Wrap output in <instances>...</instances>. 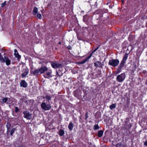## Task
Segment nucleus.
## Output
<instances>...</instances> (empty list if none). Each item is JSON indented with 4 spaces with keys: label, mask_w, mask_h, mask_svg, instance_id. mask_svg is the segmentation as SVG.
I'll use <instances>...</instances> for the list:
<instances>
[{
    "label": "nucleus",
    "mask_w": 147,
    "mask_h": 147,
    "mask_svg": "<svg viewBox=\"0 0 147 147\" xmlns=\"http://www.w3.org/2000/svg\"><path fill=\"white\" fill-rule=\"evenodd\" d=\"M103 133V131L101 130L98 131V136L99 137H101L102 136Z\"/></svg>",
    "instance_id": "nucleus-15"
},
{
    "label": "nucleus",
    "mask_w": 147,
    "mask_h": 147,
    "mask_svg": "<svg viewBox=\"0 0 147 147\" xmlns=\"http://www.w3.org/2000/svg\"><path fill=\"white\" fill-rule=\"evenodd\" d=\"M125 78V73H123L117 76L116 78L117 81L119 82H122Z\"/></svg>",
    "instance_id": "nucleus-3"
},
{
    "label": "nucleus",
    "mask_w": 147,
    "mask_h": 147,
    "mask_svg": "<svg viewBox=\"0 0 147 147\" xmlns=\"http://www.w3.org/2000/svg\"><path fill=\"white\" fill-rule=\"evenodd\" d=\"M16 129L15 128H13L10 131V135L11 136H12L14 131Z\"/></svg>",
    "instance_id": "nucleus-22"
},
{
    "label": "nucleus",
    "mask_w": 147,
    "mask_h": 147,
    "mask_svg": "<svg viewBox=\"0 0 147 147\" xmlns=\"http://www.w3.org/2000/svg\"><path fill=\"white\" fill-rule=\"evenodd\" d=\"M73 127H74V124H73V123L72 122H70L69 123V125L68 126V127L69 129L71 131L72 130Z\"/></svg>",
    "instance_id": "nucleus-14"
},
{
    "label": "nucleus",
    "mask_w": 147,
    "mask_h": 147,
    "mask_svg": "<svg viewBox=\"0 0 147 147\" xmlns=\"http://www.w3.org/2000/svg\"><path fill=\"white\" fill-rule=\"evenodd\" d=\"M0 61L3 63L5 62L6 65H9L11 63L10 60L7 57H5L4 58L3 57Z\"/></svg>",
    "instance_id": "nucleus-7"
},
{
    "label": "nucleus",
    "mask_w": 147,
    "mask_h": 147,
    "mask_svg": "<svg viewBox=\"0 0 147 147\" xmlns=\"http://www.w3.org/2000/svg\"><path fill=\"white\" fill-rule=\"evenodd\" d=\"M121 71V70H118L117 71V73L118 74Z\"/></svg>",
    "instance_id": "nucleus-29"
},
{
    "label": "nucleus",
    "mask_w": 147,
    "mask_h": 147,
    "mask_svg": "<svg viewBox=\"0 0 147 147\" xmlns=\"http://www.w3.org/2000/svg\"><path fill=\"white\" fill-rule=\"evenodd\" d=\"M41 107L42 109L44 111H48L50 110L51 108V105L47 104L45 102H42L41 104Z\"/></svg>",
    "instance_id": "nucleus-2"
},
{
    "label": "nucleus",
    "mask_w": 147,
    "mask_h": 147,
    "mask_svg": "<svg viewBox=\"0 0 147 147\" xmlns=\"http://www.w3.org/2000/svg\"><path fill=\"white\" fill-rule=\"evenodd\" d=\"M45 98L48 101H49L51 100V96L48 94H46L45 95Z\"/></svg>",
    "instance_id": "nucleus-16"
},
{
    "label": "nucleus",
    "mask_w": 147,
    "mask_h": 147,
    "mask_svg": "<svg viewBox=\"0 0 147 147\" xmlns=\"http://www.w3.org/2000/svg\"><path fill=\"white\" fill-rule=\"evenodd\" d=\"M116 146V147H123L124 146L121 143H119L117 144Z\"/></svg>",
    "instance_id": "nucleus-21"
},
{
    "label": "nucleus",
    "mask_w": 147,
    "mask_h": 147,
    "mask_svg": "<svg viewBox=\"0 0 147 147\" xmlns=\"http://www.w3.org/2000/svg\"><path fill=\"white\" fill-rule=\"evenodd\" d=\"M99 127L98 125H95L94 126V130H96L98 129Z\"/></svg>",
    "instance_id": "nucleus-23"
},
{
    "label": "nucleus",
    "mask_w": 147,
    "mask_h": 147,
    "mask_svg": "<svg viewBox=\"0 0 147 147\" xmlns=\"http://www.w3.org/2000/svg\"><path fill=\"white\" fill-rule=\"evenodd\" d=\"M37 18L41 19L42 18L41 15L40 13H38L37 15Z\"/></svg>",
    "instance_id": "nucleus-24"
},
{
    "label": "nucleus",
    "mask_w": 147,
    "mask_h": 147,
    "mask_svg": "<svg viewBox=\"0 0 147 147\" xmlns=\"http://www.w3.org/2000/svg\"><path fill=\"white\" fill-rule=\"evenodd\" d=\"M38 12V9L36 7H34L33 9V14L34 15H36Z\"/></svg>",
    "instance_id": "nucleus-18"
},
{
    "label": "nucleus",
    "mask_w": 147,
    "mask_h": 147,
    "mask_svg": "<svg viewBox=\"0 0 147 147\" xmlns=\"http://www.w3.org/2000/svg\"><path fill=\"white\" fill-rule=\"evenodd\" d=\"M30 72L31 74L36 76L44 73L43 76L45 78H49L52 76V71L48 70V68L45 66H42L39 69H35L34 71H31Z\"/></svg>",
    "instance_id": "nucleus-1"
},
{
    "label": "nucleus",
    "mask_w": 147,
    "mask_h": 147,
    "mask_svg": "<svg viewBox=\"0 0 147 147\" xmlns=\"http://www.w3.org/2000/svg\"><path fill=\"white\" fill-rule=\"evenodd\" d=\"M94 65L96 67H100L102 66L101 62L98 61L94 63Z\"/></svg>",
    "instance_id": "nucleus-12"
},
{
    "label": "nucleus",
    "mask_w": 147,
    "mask_h": 147,
    "mask_svg": "<svg viewBox=\"0 0 147 147\" xmlns=\"http://www.w3.org/2000/svg\"><path fill=\"white\" fill-rule=\"evenodd\" d=\"M20 85L21 87L26 88L27 86V84L24 80H22L20 82Z\"/></svg>",
    "instance_id": "nucleus-9"
},
{
    "label": "nucleus",
    "mask_w": 147,
    "mask_h": 147,
    "mask_svg": "<svg viewBox=\"0 0 147 147\" xmlns=\"http://www.w3.org/2000/svg\"><path fill=\"white\" fill-rule=\"evenodd\" d=\"M99 47H97L95 49H94L92 52V53L88 57L85 58L83 61L79 62L78 63L80 64H83L85 63L88 59H90L92 56V54L97 50L99 48Z\"/></svg>",
    "instance_id": "nucleus-5"
},
{
    "label": "nucleus",
    "mask_w": 147,
    "mask_h": 147,
    "mask_svg": "<svg viewBox=\"0 0 147 147\" xmlns=\"http://www.w3.org/2000/svg\"><path fill=\"white\" fill-rule=\"evenodd\" d=\"M145 72H146V71H143V73H144V74H145Z\"/></svg>",
    "instance_id": "nucleus-30"
},
{
    "label": "nucleus",
    "mask_w": 147,
    "mask_h": 147,
    "mask_svg": "<svg viewBox=\"0 0 147 147\" xmlns=\"http://www.w3.org/2000/svg\"><path fill=\"white\" fill-rule=\"evenodd\" d=\"M119 61L118 59H112L110 60L109 64L114 67L117 66L119 64Z\"/></svg>",
    "instance_id": "nucleus-4"
},
{
    "label": "nucleus",
    "mask_w": 147,
    "mask_h": 147,
    "mask_svg": "<svg viewBox=\"0 0 147 147\" xmlns=\"http://www.w3.org/2000/svg\"><path fill=\"white\" fill-rule=\"evenodd\" d=\"M116 105L115 104H113L110 105L109 106V108L111 110H112L113 109L116 107Z\"/></svg>",
    "instance_id": "nucleus-20"
},
{
    "label": "nucleus",
    "mask_w": 147,
    "mask_h": 147,
    "mask_svg": "<svg viewBox=\"0 0 147 147\" xmlns=\"http://www.w3.org/2000/svg\"><path fill=\"white\" fill-rule=\"evenodd\" d=\"M51 65L54 68H57L61 67L62 66V64L59 63L57 62H51Z\"/></svg>",
    "instance_id": "nucleus-8"
},
{
    "label": "nucleus",
    "mask_w": 147,
    "mask_h": 147,
    "mask_svg": "<svg viewBox=\"0 0 147 147\" xmlns=\"http://www.w3.org/2000/svg\"><path fill=\"white\" fill-rule=\"evenodd\" d=\"M10 99L9 98H5L2 99V102L4 103H8L10 101Z\"/></svg>",
    "instance_id": "nucleus-13"
},
{
    "label": "nucleus",
    "mask_w": 147,
    "mask_h": 147,
    "mask_svg": "<svg viewBox=\"0 0 147 147\" xmlns=\"http://www.w3.org/2000/svg\"><path fill=\"white\" fill-rule=\"evenodd\" d=\"M6 4V1H5L3 3H2L1 4V6L2 7H4L5 6Z\"/></svg>",
    "instance_id": "nucleus-26"
},
{
    "label": "nucleus",
    "mask_w": 147,
    "mask_h": 147,
    "mask_svg": "<svg viewBox=\"0 0 147 147\" xmlns=\"http://www.w3.org/2000/svg\"><path fill=\"white\" fill-rule=\"evenodd\" d=\"M144 145L145 146H147V140L144 142Z\"/></svg>",
    "instance_id": "nucleus-28"
},
{
    "label": "nucleus",
    "mask_w": 147,
    "mask_h": 147,
    "mask_svg": "<svg viewBox=\"0 0 147 147\" xmlns=\"http://www.w3.org/2000/svg\"><path fill=\"white\" fill-rule=\"evenodd\" d=\"M6 127L7 128V129H9L10 127L11 124L9 123H7L6 124Z\"/></svg>",
    "instance_id": "nucleus-25"
},
{
    "label": "nucleus",
    "mask_w": 147,
    "mask_h": 147,
    "mask_svg": "<svg viewBox=\"0 0 147 147\" xmlns=\"http://www.w3.org/2000/svg\"><path fill=\"white\" fill-rule=\"evenodd\" d=\"M64 130L62 129H60L59 132V134L60 136H63L64 134Z\"/></svg>",
    "instance_id": "nucleus-19"
},
{
    "label": "nucleus",
    "mask_w": 147,
    "mask_h": 147,
    "mask_svg": "<svg viewBox=\"0 0 147 147\" xmlns=\"http://www.w3.org/2000/svg\"><path fill=\"white\" fill-rule=\"evenodd\" d=\"M128 56V54H127V53H126L124 56V57H123L122 61L121 62V63H122L123 64H124L126 61V60L127 57Z\"/></svg>",
    "instance_id": "nucleus-11"
},
{
    "label": "nucleus",
    "mask_w": 147,
    "mask_h": 147,
    "mask_svg": "<svg viewBox=\"0 0 147 147\" xmlns=\"http://www.w3.org/2000/svg\"><path fill=\"white\" fill-rule=\"evenodd\" d=\"M24 116L27 119L30 120L32 118V115L30 114L28 111H25L23 112Z\"/></svg>",
    "instance_id": "nucleus-6"
},
{
    "label": "nucleus",
    "mask_w": 147,
    "mask_h": 147,
    "mask_svg": "<svg viewBox=\"0 0 147 147\" xmlns=\"http://www.w3.org/2000/svg\"><path fill=\"white\" fill-rule=\"evenodd\" d=\"M146 84H147V80H146Z\"/></svg>",
    "instance_id": "nucleus-31"
},
{
    "label": "nucleus",
    "mask_w": 147,
    "mask_h": 147,
    "mask_svg": "<svg viewBox=\"0 0 147 147\" xmlns=\"http://www.w3.org/2000/svg\"><path fill=\"white\" fill-rule=\"evenodd\" d=\"M19 110V109L17 107H15V111L16 112H17Z\"/></svg>",
    "instance_id": "nucleus-27"
},
{
    "label": "nucleus",
    "mask_w": 147,
    "mask_h": 147,
    "mask_svg": "<svg viewBox=\"0 0 147 147\" xmlns=\"http://www.w3.org/2000/svg\"><path fill=\"white\" fill-rule=\"evenodd\" d=\"M28 74V71L27 70H26L25 71H24L23 73L22 74V76L23 78L25 77L26 75Z\"/></svg>",
    "instance_id": "nucleus-17"
},
{
    "label": "nucleus",
    "mask_w": 147,
    "mask_h": 147,
    "mask_svg": "<svg viewBox=\"0 0 147 147\" xmlns=\"http://www.w3.org/2000/svg\"><path fill=\"white\" fill-rule=\"evenodd\" d=\"M14 55L15 57L18 58V60H19L21 58V56L19 54L17 49H15L14 50Z\"/></svg>",
    "instance_id": "nucleus-10"
}]
</instances>
